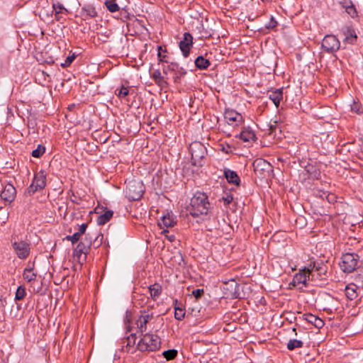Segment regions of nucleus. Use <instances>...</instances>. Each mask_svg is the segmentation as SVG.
<instances>
[{
  "instance_id": "obj_59",
  "label": "nucleus",
  "mask_w": 363,
  "mask_h": 363,
  "mask_svg": "<svg viewBox=\"0 0 363 363\" xmlns=\"http://www.w3.org/2000/svg\"><path fill=\"white\" fill-rule=\"evenodd\" d=\"M340 4L345 9L350 6L351 5H353L354 4L352 1V0H341L340 1Z\"/></svg>"
},
{
  "instance_id": "obj_32",
  "label": "nucleus",
  "mask_w": 363,
  "mask_h": 363,
  "mask_svg": "<svg viewBox=\"0 0 363 363\" xmlns=\"http://www.w3.org/2000/svg\"><path fill=\"white\" fill-rule=\"evenodd\" d=\"M104 4L106 9L111 13L120 11L119 6L116 0H106Z\"/></svg>"
},
{
  "instance_id": "obj_28",
  "label": "nucleus",
  "mask_w": 363,
  "mask_h": 363,
  "mask_svg": "<svg viewBox=\"0 0 363 363\" xmlns=\"http://www.w3.org/2000/svg\"><path fill=\"white\" fill-rule=\"evenodd\" d=\"M239 138L244 142H252L256 140L255 133L251 130H243L239 135Z\"/></svg>"
},
{
  "instance_id": "obj_46",
  "label": "nucleus",
  "mask_w": 363,
  "mask_h": 363,
  "mask_svg": "<svg viewBox=\"0 0 363 363\" xmlns=\"http://www.w3.org/2000/svg\"><path fill=\"white\" fill-rule=\"evenodd\" d=\"M351 111L354 113L359 114L363 112L361 105L358 102L354 101L350 106Z\"/></svg>"
},
{
  "instance_id": "obj_45",
  "label": "nucleus",
  "mask_w": 363,
  "mask_h": 363,
  "mask_svg": "<svg viewBox=\"0 0 363 363\" xmlns=\"http://www.w3.org/2000/svg\"><path fill=\"white\" fill-rule=\"evenodd\" d=\"M52 7L55 11L56 16H57V14H59L60 13H62L63 11L67 12V9H65V6L59 2H57L56 4H53Z\"/></svg>"
},
{
  "instance_id": "obj_38",
  "label": "nucleus",
  "mask_w": 363,
  "mask_h": 363,
  "mask_svg": "<svg viewBox=\"0 0 363 363\" xmlns=\"http://www.w3.org/2000/svg\"><path fill=\"white\" fill-rule=\"evenodd\" d=\"M45 151V147L42 145H38V147L32 151L31 155L33 157L39 158L44 154Z\"/></svg>"
},
{
  "instance_id": "obj_60",
  "label": "nucleus",
  "mask_w": 363,
  "mask_h": 363,
  "mask_svg": "<svg viewBox=\"0 0 363 363\" xmlns=\"http://www.w3.org/2000/svg\"><path fill=\"white\" fill-rule=\"evenodd\" d=\"M151 78L154 80L157 78L162 77L161 72L160 69H155L154 72L151 73Z\"/></svg>"
},
{
  "instance_id": "obj_15",
  "label": "nucleus",
  "mask_w": 363,
  "mask_h": 363,
  "mask_svg": "<svg viewBox=\"0 0 363 363\" xmlns=\"http://www.w3.org/2000/svg\"><path fill=\"white\" fill-rule=\"evenodd\" d=\"M177 222V216L172 213V211H167L163 213L160 220H158V225L160 228L173 227Z\"/></svg>"
},
{
  "instance_id": "obj_42",
  "label": "nucleus",
  "mask_w": 363,
  "mask_h": 363,
  "mask_svg": "<svg viewBox=\"0 0 363 363\" xmlns=\"http://www.w3.org/2000/svg\"><path fill=\"white\" fill-rule=\"evenodd\" d=\"M345 10L348 13V15L352 18H355L358 16V12L354 4L351 5L350 6L345 9Z\"/></svg>"
},
{
  "instance_id": "obj_58",
  "label": "nucleus",
  "mask_w": 363,
  "mask_h": 363,
  "mask_svg": "<svg viewBox=\"0 0 363 363\" xmlns=\"http://www.w3.org/2000/svg\"><path fill=\"white\" fill-rule=\"evenodd\" d=\"M4 209V207L3 206H0V212ZM8 212H7V210H4L2 213H1L0 214V220H1V221L3 223H5V220L8 218Z\"/></svg>"
},
{
  "instance_id": "obj_19",
  "label": "nucleus",
  "mask_w": 363,
  "mask_h": 363,
  "mask_svg": "<svg viewBox=\"0 0 363 363\" xmlns=\"http://www.w3.org/2000/svg\"><path fill=\"white\" fill-rule=\"evenodd\" d=\"M1 198L5 202H9L11 203L16 198V190L15 187L11 184H7L3 191L1 193Z\"/></svg>"
},
{
  "instance_id": "obj_41",
  "label": "nucleus",
  "mask_w": 363,
  "mask_h": 363,
  "mask_svg": "<svg viewBox=\"0 0 363 363\" xmlns=\"http://www.w3.org/2000/svg\"><path fill=\"white\" fill-rule=\"evenodd\" d=\"M157 51H158L157 57H158L159 61L169 63V61L167 60V56L162 54V51L166 52V50L164 49V50H162V47L161 45H158Z\"/></svg>"
},
{
  "instance_id": "obj_1",
  "label": "nucleus",
  "mask_w": 363,
  "mask_h": 363,
  "mask_svg": "<svg viewBox=\"0 0 363 363\" xmlns=\"http://www.w3.org/2000/svg\"><path fill=\"white\" fill-rule=\"evenodd\" d=\"M103 238L101 233H87L84 238H80L79 243L74 250V257H77L79 259L81 256L84 255L85 259L86 255L89 252L91 246L93 245L94 248H98L102 243Z\"/></svg>"
},
{
  "instance_id": "obj_50",
  "label": "nucleus",
  "mask_w": 363,
  "mask_h": 363,
  "mask_svg": "<svg viewBox=\"0 0 363 363\" xmlns=\"http://www.w3.org/2000/svg\"><path fill=\"white\" fill-rule=\"evenodd\" d=\"M234 198L231 194H226L225 196H223L219 199V201H223L225 204H230Z\"/></svg>"
},
{
  "instance_id": "obj_26",
  "label": "nucleus",
  "mask_w": 363,
  "mask_h": 363,
  "mask_svg": "<svg viewBox=\"0 0 363 363\" xmlns=\"http://www.w3.org/2000/svg\"><path fill=\"white\" fill-rule=\"evenodd\" d=\"M195 67L200 70L206 69L210 65L209 60L206 59L203 56H198L194 60Z\"/></svg>"
},
{
  "instance_id": "obj_36",
  "label": "nucleus",
  "mask_w": 363,
  "mask_h": 363,
  "mask_svg": "<svg viewBox=\"0 0 363 363\" xmlns=\"http://www.w3.org/2000/svg\"><path fill=\"white\" fill-rule=\"evenodd\" d=\"M318 262L313 261L311 262L307 267L303 268L306 271L308 270V274L311 277V281L315 280V274L314 273L315 269L317 266Z\"/></svg>"
},
{
  "instance_id": "obj_6",
  "label": "nucleus",
  "mask_w": 363,
  "mask_h": 363,
  "mask_svg": "<svg viewBox=\"0 0 363 363\" xmlns=\"http://www.w3.org/2000/svg\"><path fill=\"white\" fill-rule=\"evenodd\" d=\"M255 174L260 179L269 178L273 172L272 165L262 158H257L253 162Z\"/></svg>"
},
{
  "instance_id": "obj_61",
  "label": "nucleus",
  "mask_w": 363,
  "mask_h": 363,
  "mask_svg": "<svg viewBox=\"0 0 363 363\" xmlns=\"http://www.w3.org/2000/svg\"><path fill=\"white\" fill-rule=\"evenodd\" d=\"M168 233H169L168 230H163L162 233V235H165L169 241H171V242L174 241L175 239V236L174 235H167V234Z\"/></svg>"
},
{
  "instance_id": "obj_47",
  "label": "nucleus",
  "mask_w": 363,
  "mask_h": 363,
  "mask_svg": "<svg viewBox=\"0 0 363 363\" xmlns=\"http://www.w3.org/2000/svg\"><path fill=\"white\" fill-rule=\"evenodd\" d=\"M315 211H313V217L315 219H318V216H321L324 213L322 206H314Z\"/></svg>"
},
{
  "instance_id": "obj_31",
  "label": "nucleus",
  "mask_w": 363,
  "mask_h": 363,
  "mask_svg": "<svg viewBox=\"0 0 363 363\" xmlns=\"http://www.w3.org/2000/svg\"><path fill=\"white\" fill-rule=\"evenodd\" d=\"M345 35H346L343 40L345 43L354 44L356 42L357 35L353 29L347 28V31L345 32Z\"/></svg>"
},
{
  "instance_id": "obj_18",
  "label": "nucleus",
  "mask_w": 363,
  "mask_h": 363,
  "mask_svg": "<svg viewBox=\"0 0 363 363\" xmlns=\"http://www.w3.org/2000/svg\"><path fill=\"white\" fill-rule=\"evenodd\" d=\"M224 118L230 125L238 126L243 122L242 115L234 110H226L224 113Z\"/></svg>"
},
{
  "instance_id": "obj_30",
  "label": "nucleus",
  "mask_w": 363,
  "mask_h": 363,
  "mask_svg": "<svg viewBox=\"0 0 363 363\" xmlns=\"http://www.w3.org/2000/svg\"><path fill=\"white\" fill-rule=\"evenodd\" d=\"M148 289L153 300H156L162 293V286L158 283L150 285Z\"/></svg>"
},
{
  "instance_id": "obj_3",
  "label": "nucleus",
  "mask_w": 363,
  "mask_h": 363,
  "mask_svg": "<svg viewBox=\"0 0 363 363\" xmlns=\"http://www.w3.org/2000/svg\"><path fill=\"white\" fill-rule=\"evenodd\" d=\"M143 337L138 343L137 347L141 352H154L160 348L161 341L157 335L152 333L143 334Z\"/></svg>"
},
{
  "instance_id": "obj_57",
  "label": "nucleus",
  "mask_w": 363,
  "mask_h": 363,
  "mask_svg": "<svg viewBox=\"0 0 363 363\" xmlns=\"http://www.w3.org/2000/svg\"><path fill=\"white\" fill-rule=\"evenodd\" d=\"M268 134L272 135L276 131L277 129V121H274V123H269L268 125Z\"/></svg>"
},
{
  "instance_id": "obj_9",
  "label": "nucleus",
  "mask_w": 363,
  "mask_h": 363,
  "mask_svg": "<svg viewBox=\"0 0 363 363\" xmlns=\"http://www.w3.org/2000/svg\"><path fill=\"white\" fill-rule=\"evenodd\" d=\"M322 49L328 53L337 52L340 48V43L334 35H326L322 40Z\"/></svg>"
},
{
  "instance_id": "obj_43",
  "label": "nucleus",
  "mask_w": 363,
  "mask_h": 363,
  "mask_svg": "<svg viewBox=\"0 0 363 363\" xmlns=\"http://www.w3.org/2000/svg\"><path fill=\"white\" fill-rule=\"evenodd\" d=\"M136 341V335L135 333H131L129 336L127 337L126 340V347H133L135 345Z\"/></svg>"
},
{
  "instance_id": "obj_27",
  "label": "nucleus",
  "mask_w": 363,
  "mask_h": 363,
  "mask_svg": "<svg viewBox=\"0 0 363 363\" xmlns=\"http://www.w3.org/2000/svg\"><path fill=\"white\" fill-rule=\"evenodd\" d=\"M81 15L82 16L95 18L97 16L98 13L92 5H86L82 8Z\"/></svg>"
},
{
  "instance_id": "obj_12",
  "label": "nucleus",
  "mask_w": 363,
  "mask_h": 363,
  "mask_svg": "<svg viewBox=\"0 0 363 363\" xmlns=\"http://www.w3.org/2000/svg\"><path fill=\"white\" fill-rule=\"evenodd\" d=\"M186 211L195 219L196 222L203 220L208 216L207 206H186Z\"/></svg>"
},
{
  "instance_id": "obj_2",
  "label": "nucleus",
  "mask_w": 363,
  "mask_h": 363,
  "mask_svg": "<svg viewBox=\"0 0 363 363\" xmlns=\"http://www.w3.org/2000/svg\"><path fill=\"white\" fill-rule=\"evenodd\" d=\"M145 192V186L141 180L132 179L126 182L125 197L129 201L140 200Z\"/></svg>"
},
{
  "instance_id": "obj_39",
  "label": "nucleus",
  "mask_w": 363,
  "mask_h": 363,
  "mask_svg": "<svg viewBox=\"0 0 363 363\" xmlns=\"http://www.w3.org/2000/svg\"><path fill=\"white\" fill-rule=\"evenodd\" d=\"M26 295V293L25 288L23 287L22 286H20L18 287V289H17V290L16 291L15 300L16 301L22 300V299L24 298Z\"/></svg>"
},
{
  "instance_id": "obj_55",
  "label": "nucleus",
  "mask_w": 363,
  "mask_h": 363,
  "mask_svg": "<svg viewBox=\"0 0 363 363\" xmlns=\"http://www.w3.org/2000/svg\"><path fill=\"white\" fill-rule=\"evenodd\" d=\"M87 224L86 223H83L82 224L79 228V230L77 232H76L80 237H82L83 235H85V232H86V230L87 228Z\"/></svg>"
},
{
  "instance_id": "obj_53",
  "label": "nucleus",
  "mask_w": 363,
  "mask_h": 363,
  "mask_svg": "<svg viewBox=\"0 0 363 363\" xmlns=\"http://www.w3.org/2000/svg\"><path fill=\"white\" fill-rule=\"evenodd\" d=\"M120 12L119 18L125 21V20L128 19L130 18V13L128 12V11L125 9H122L121 10L118 11Z\"/></svg>"
},
{
  "instance_id": "obj_21",
  "label": "nucleus",
  "mask_w": 363,
  "mask_h": 363,
  "mask_svg": "<svg viewBox=\"0 0 363 363\" xmlns=\"http://www.w3.org/2000/svg\"><path fill=\"white\" fill-rule=\"evenodd\" d=\"M267 94L269 99L272 100L276 107L278 108L283 98V88L277 89L274 91H268Z\"/></svg>"
},
{
  "instance_id": "obj_54",
  "label": "nucleus",
  "mask_w": 363,
  "mask_h": 363,
  "mask_svg": "<svg viewBox=\"0 0 363 363\" xmlns=\"http://www.w3.org/2000/svg\"><path fill=\"white\" fill-rule=\"evenodd\" d=\"M38 190H40V189L38 188H35V186L31 183V184L27 188L25 194H27V195H32L33 194L35 191H38Z\"/></svg>"
},
{
  "instance_id": "obj_34",
  "label": "nucleus",
  "mask_w": 363,
  "mask_h": 363,
  "mask_svg": "<svg viewBox=\"0 0 363 363\" xmlns=\"http://www.w3.org/2000/svg\"><path fill=\"white\" fill-rule=\"evenodd\" d=\"M303 345V342L301 340L293 339L290 340L287 343V349L289 350H294L296 348H301Z\"/></svg>"
},
{
  "instance_id": "obj_11",
  "label": "nucleus",
  "mask_w": 363,
  "mask_h": 363,
  "mask_svg": "<svg viewBox=\"0 0 363 363\" xmlns=\"http://www.w3.org/2000/svg\"><path fill=\"white\" fill-rule=\"evenodd\" d=\"M94 212L99 214L96 218V223L99 225H103L107 223L113 217V211L108 209L106 206H96L94 208Z\"/></svg>"
},
{
  "instance_id": "obj_23",
  "label": "nucleus",
  "mask_w": 363,
  "mask_h": 363,
  "mask_svg": "<svg viewBox=\"0 0 363 363\" xmlns=\"http://www.w3.org/2000/svg\"><path fill=\"white\" fill-rule=\"evenodd\" d=\"M190 204H210V201L205 193L196 191L191 197Z\"/></svg>"
},
{
  "instance_id": "obj_56",
  "label": "nucleus",
  "mask_w": 363,
  "mask_h": 363,
  "mask_svg": "<svg viewBox=\"0 0 363 363\" xmlns=\"http://www.w3.org/2000/svg\"><path fill=\"white\" fill-rule=\"evenodd\" d=\"M203 293H204V291H203V289H197L192 291V294L196 299L200 298L202 296V295L203 294Z\"/></svg>"
},
{
  "instance_id": "obj_37",
  "label": "nucleus",
  "mask_w": 363,
  "mask_h": 363,
  "mask_svg": "<svg viewBox=\"0 0 363 363\" xmlns=\"http://www.w3.org/2000/svg\"><path fill=\"white\" fill-rule=\"evenodd\" d=\"M177 354H178L177 350H176L174 349L168 350L164 351L162 352L163 357L167 360H172V359H174L177 356Z\"/></svg>"
},
{
  "instance_id": "obj_22",
  "label": "nucleus",
  "mask_w": 363,
  "mask_h": 363,
  "mask_svg": "<svg viewBox=\"0 0 363 363\" xmlns=\"http://www.w3.org/2000/svg\"><path fill=\"white\" fill-rule=\"evenodd\" d=\"M303 319L318 329L322 328L325 325L321 318L311 313L304 314Z\"/></svg>"
},
{
  "instance_id": "obj_35",
  "label": "nucleus",
  "mask_w": 363,
  "mask_h": 363,
  "mask_svg": "<svg viewBox=\"0 0 363 363\" xmlns=\"http://www.w3.org/2000/svg\"><path fill=\"white\" fill-rule=\"evenodd\" d=\"M33 268H26L23 272V278L26 279L28 282H30L35 279L36 278V274L33 273Z\"/></svg>"
},
{
  "instance_id": "obj_8",
  "label": "nucleus",
  "mask_w": 363,
  "mask_h": 363,
  "mask_svg": "<svg viewBox=\"0 0 363 363\" xmlns=\"http://www.w3.org/2000/svg\"><path fill=\"white\" fill-rule=\"evenodd\" d=\"M354 283H350L345 287V296L351 301L356 299L363 288V275H358L354 279Z\"/></svg>"
},
{
  "instance_id": "obj_62",
  "label": "nucleus",
  "mask_w": 363,
  "mask_h": 363,
  "mask_svg": "<svg viewBox=\"0 0 363 363\" xmlns=\"http://www.w3.org/2000/svg\"><path fill=\"white\" fill-rule=\"evenodd\" d=\"M230 286L233 289L234 288L235 291L233 293V294L236 293V288L238 286V284L235 282L233 280L231 281Z\"/></svg>"
},
{
  "instance_id": "obj_29",
  "label": "nucleus",
  "mask_w": 363,
  "mask_h": 363,
  "mask_svg": "<svg viewBox=\"0 0 363 363\" xmlns=\"http://www.w3.org/2000/svg\"><path fill=\"white\" fill-rule=\"evenodd\" d=\"M327 272V266L323 264V262H318L317 266L315 269L314 273L315 277L320 279H324Z\"/></svg>"
},
{
  "instance_id": "obj_4",
  "label": "nucleus",
  "mask_w": 363,
  "mask_h": 363,
  "mask_svg": "<svg viewBox=\"0 0 363 363\" xmlns=\"http://www.w3.org/2000/svg\"><path fill=\"white\" fill-rule=\"evenodd\" d=\"M189 151L191 155L192 164L202 167L203 159L207 154V150L204 145L198 141L193 142L189 145Z\"/></svg>"
},
{
  "instance_id": "obj_10",
  "label": "nucleus",
  "mask_w": 363,
  "mask_h": 363,
  "mask_svg": "<svg viewBox=\"0 0 363 363\" xmlns=\"http://www.w3.org/2000/svg\"><path fill=\"white\" fill-rule=\"evenodd\" d=\"M309 280H311V277L308 274V270L306 271L301 269L294 276L291 284L299 289H303V287L308 286V281Z\"/></svg>"
},
{
  "instance_id": "obj_17",
  "label": "nucleus",
  "mask_w": 363,
  "mask_h": 363,
  "mask_svg": "<svg viewBox=\"0 0 363 363\" xmlns=\"http://www.w3.org/2000/svg\"><path fill=\"white\" fill-rule=\"evenodd\" d=\"M193 46V36L189 33H184L183 39L179 42V48L184 57L189 55L190 50Z\"/></svg>"
},
{
  "instance_id": "obj_64",
  "label": "nucleus",
  "mask_w": 363,
  "mask_h": 363,
  "mask_svg": "<svg viewBox=\"0 0 363 363\" xmlns=\"http://www.w3.org/2000/svg\"><path fill=\"white\" fill-rule=\"evenodd\" d=\"M0 306H3L2 301L1 298H0Z\"/></svg>"
},
{
  "instance_id": "obj_33",
  "label": "nucleus",
  "mask_w": 363,
  "mask_h": 363,
  "mask_svg": "<svg viewBox=\"0 0 363 363\" xmlns=\"http://www.w3.org/2000/svg\"><path fill=\"white\" fill-rule=\"evenodd\" d=\"M174 318L178 320H182L185 316V311L184 308L177 306V300H174Z\"/></svg>"
},
{
  "instance_id": "obj_49",
  "label": "nucleus",
  "mask_w": 363,
  "mask_h": 363,
  "mask_svg": "<svg viewBox=\"0 0 363 363\" xmlns=\"http://www.w3.org/2000/svg\"><path fill=\"white\" fill-rule=\"evenodd\" d=\"M75 57H76V55H75L74 53H73L72 55L68 56L66 58V60H65V62L61 64V66L62 67H69L72 63V62L74 61Z\"/></svg>"
},
{
  "instance_id": "obj_51",
  "label": "nucleus",
  "mask_w": 363,
  "mask_h": 363,
  "mask_svg": "<svg viewBox=\"0 0 363 363\" xmlns=\"http://www.w3.org/2000/svg\"><path fill=\"white\" fill-rule=\"evenodd\" d=\"M80 236L77 233H74L72 235H67L64 240L71 241L72 244L77 242L80 240Z\"/></svg>"
},
{
  "instance_id": "obj_5",
  "label": "nucleus",
  "mask_w": 363,
  "mask_h": 363,
  "mask_svg": "<svg viewBox=\"0 0 363 363\" xmlns=\"http://www.w3.org/2000/svg\"><path fill=\"white\" fill-rule=\"evenodd\" d=\"M11 245L19 259H26L30 252V243L26 240H19L16 234L11 235Z\"/></svg>"
},
{
  "instance_id": "obj_7",
  "label": "nucleus",
  "mask_w": 363,
  "mask_h": 363,
  "mask_svg": "<svg viewBox=\"0 0 363 363\" xmlns=\"http://www.w3.org/2000/svg\"><path fill=\"white\" fill-rule=\"evenodd\" d=\"M359 256L355 253H345L341 257L340 268L345 272L350 273L358 267Z\"/></svg>"
},
{
  "instance_id": "obj_14",
  "label": "nucleus",
  "mask_w": 363,
  "mask_h": 363,
  "mask_svg": "<svg viewBox=\"0 0 363 363\" xmlns=\"http://www.w3.org/2000/svg\"><path fill=\"white\" fill-rule=\"evenodd\" d=\"M153 318V313L141 311V315L136 320L138 332L143 335L147 330V324Z\"/></svg>"
},
{
  "instance_id": "obj_20",
  "label": "nucleus",
  "mask_w": 363,
  "mask_h": 363,
  "mask_svg": "<svg viewBox=\"0 0 363 363\" xmlns=\"http://www.w3.org/2000/svg\"><path fill=\"white\" fill-rule=\"evenodd\" d=\"M32 184L40 190L43 189L46 186V173L43 170L36 172L34 175Z\"/></svg>"
},
{
  "instance_id": "obj_25",
  "label": "nucleus",
  "mask_w": 363,
  "mask_h": 363,
  "mask_svg": "<svg viewBox=\"0 0 363 363\" xmlns=\"http://www.w3.org/2000/svg\"><path fill=\"white\" fill-rule=\"evenodd\" d=\"M315 195L316 196H320L323 200L325 199L329 204H335V203L337 202L341 203V201H337V197L335 194L328 191H317L315 193Z\"/></svg>"
},
{
  "instance_id": "obj_48",
  "label": "nucleus",
  "mask_w": 363,
  "mask_h": 363,
  "mask_svg": "<svg viewBox=\"0 0 363 363\" xmlns=\"http://www.w3.org/2000/svg\"><path fill=\"white\" fill-rule=\"evenodd\" d=\"M117 91V90L116 91ZM129 94L128 89L127 87H125L122 86L119 90H118V93H116V95L119 98H124L125 96H128Z\"/></svg>"
},
{
  "instance_id": "obj_24",
  "label": "nucleus",
  "mask_w": 363,
  "mask_h": 363,
  "mask_svg": "<svg viewBox=\"0 0 363 363\" xmlns=\"http://www.w3.org/2000/svg\"><path fill=\"white\" fill-rule=\"evenodd\" d=\"M224 177L230 184L238 186L240 182V179L236 172L230 170L229 169H224Z\"/></svg>"
},
{
  "instance_id": "obj_16",
  "label": "nucleus",
  "mask_w": 363,
  "mask_h": 363,
  "mask_svg": "<svg viewBox=\"0 0 363 363\" xmlns=\"http://www.w3.org/2000/svg\"><path fill=\"white\" fill-rule=\"evenodd\" d=\"M301 177H302L303 180L318 179L320 177V172L315 166L308 164L300 174Z\"/></svg>"
},
{
  "instance_id": "obj_52",
  "label": "nucleus",
  "mask_w": 363,
  "mask_h": 363,
  "mask_svg": "<svg viewBox=\"0 0 363 363\" xmlns=\"http://www.w3.org/2000/svg\"><path fill=\"white\" fill-rule=\"evenodd\" d=\"M277 21L273 16H271L269 21L265 25V28L268 30L274 29L277 26Z\"/></svg>"
},
{
  "instance_id": "obj_40",
  "label": "nucleus",
  "mask_w": 363,
  "mask_h": 363,
  "mask_svg": "<svg viewBox=\"0 0 363 363\" xmlns=\"http://www.w3.org/2000/svg\"><path fill=\"white\" fill-rule=\"evenodd\" d=\"M154 82L161 89H167L169 86V83L164 79L163 76L154 79Z\"/></svg>"
},
{
  "instance_id": "obj_44",
  "label": "nucleus",
  "mask_w": 363,
  "mask_h": 363,
  "mask_svg": "<svg viewBox=\"0 0 363 363\" xmlns=\"http://www.w3.org/2000/svg\"><path fill=\"white\" fill-rule=\"evenodd\" d=\"M298 213H301V210H303L304 212L313 216V211H315L314 206H298Z\"/></svg>"
},
{
  "instance_id": "obj_63",
  "label": "nucleus",
  "mask_w": 363,
  "mask_h": 363,
  "mask_svg": "<svg viewBox=\"0 0 363 363\" xmlns=\"http://www.w3.org/2000/svg\"><path fill=\"white\" fill-rule=\"evenodd\" d=\"M157 206H152L151 208H150V211H156L157 212V208H156Z\"/></svg>"
},
{
  "instance_id": "obj_13",
  "label": "nucleus",
  "mask_w": 363,
  "mask_h": 363,
  "mask_svg": "<svg viewBox=\"0 0 363 363\" xmlns=\"http://www.w3.org/2000/svg\"><path fill=\"white\" fill-rule=\"evenodd\" d=\"M162 70L164 74H167L168 71L175 72V76L173 79L174 83L177 84L181 83L182 78L187 73L186 69L180 67L177 62H171L167 66H164Z\"/></svg>"
}]
</instances>
